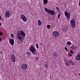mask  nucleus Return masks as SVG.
Listing matches in <instances>:
<instances>
[{
	"mask_svg": "<svg viewBox=\"0 0 80 80\" xmlns=\"http://www.w3.org/2000/svg\"><path fill=\"white\" fill-rule=\"evenodd\" d=\"M5 16L6 17H10V11H7L6 12Z\"/></svg>",
	"mask_w": 80,
	"mask_h": 80,
	"instance_id": "0eeeda50",
	"label": "nucleus"
},
{
	"mask_svg": "<svg viewBox=\"0 0 80 80\" xmlns=\"http://www.w3.org/2000/svg\"><path fill=\"white\" fill-rule=\"evenodd\" d=\"M11 37H12V38H13V37H14L13 34H11Z\"/></svg>",
	"mask_w": 80,
	"mask_h": 80,
	"instance_id": "bb28decb",
	"label": "nucleus"
},
{
	"mask_svg": "<svg viewBox=\"0 0 80 80\" xmlns=\"http://www.w3.org/2000/svg\"><path fill=\"white\" fill-rule=\"evenodd\" d=\"M60 14L61 15V12H60V13L59 12L58 13V18H60Z\"/></svg>",
	"mask_w": 80,
	"mask_h": 80,
	"instance_id": "4be33fe9",
	"label": "nucleus"
},
{
	"mask_svg": "<svg viewBox=\"0 0 80 80\" xmlns=\"http://www.w3.org/2000/svg\"><path fill=\"white\" fill-rule=\"evenodd\" d=\"M52 33L55 37H58L59 35V33L57 31H54L52 32Z\"/></svg>",
	"mask_w": 80,
	"mask_h": 80,
	"instance_id": "6e6552de",
	"label": "nucleus"
},
{
	"mask_svg": "<svg viewBox=\"0 0 80 80\" xmlns=\"http://www.w3.org/2000/svg\"><path fill=\"white\" fill-rule=\"evenodd\" d=\"M64 49L66 50V51H68V49H67V48L66 47H65Z\"/></svg>",
	"mask_w": 80,
	"mask_h": 80,
	"instance_id": "c85d7f7f",
	"label": "nucleus"
},
{
	"mask_svg": "<svg viewBox=\"0 0 80 80\" xmlns=\"http://www.w3.org/2000/svg\"><path fill=\"white\" fill-rule=\"evenodd\" d=\"M70 53H72V54H73V51H70Z\"/></svg>",
	"mask_w": 80,
	"mask_h": 80,
	"instance_id": "2f4dec72",
	"label": "nucleus"
},
{
	"mask_svg": "<svg viewBox=\"0 0 80 80\" xmlns=\"http://www.w3.org/2000/svg\"><path fill=\"white\" fill-rule=\"evenodd\" d=\"M69 62L70 63V64L72 65H75L74 63H73V62L72 61V60H69Z\"/></svg>",
	"mask_w": 80,
	"mask_h": 80,
	"instance_id": "2eb2a0df",
	"label": "nucleus"
},
{
	"mask_svg": "<svg viewBox=\"0 0 80 80\" xmlns=\"http://www.w3.org/2000/svg\"><path fill=\"white\" fill-rule=\"evenodd\" d=\"M11 58L13 62L15 63V59H16V58L15 57V55L14 54L12 55L11 56Z\"/></svg>",
	"mask_w": 80,
	"mask_h": 80,
	"instance_id": "1a4fd4ad",
	"label": "nucleus"
},
{
	"mask_svg": "<svg viewBox=\"0 0 80 80\" xmlns=\"http://www.w3.org/2000/svg\"><path fill=\"white\" fill-rule=\"evenodd\" d=\"M75 49L74 50V51H75Z\"/></svg>",
	"mask_w": 80,
	"mask_h": 80,
	"instance_id": "a19ab883",
	"label": "nucleus"
},
{
	"mask_svg": "<svg viewBox=\"0 0 80 80\" xmlns=\"http://www.w3.org/2000/svg\"><path fill=\"white\" fill-rule=\"evenodd\" d=\"M17 38H18V40H19L21 42H23V38L25 37V33L23 31H21V32L18 31L17 33Z\"/></svg>",
	"mask_w": 80,
	"mask_h": 80,
	"instance_id": "f257e3e1",
	"label": "nucleus"
},
{
	"mask_svg": "<svg viewBox=\"0 0 80 80\" xmlns=\"http://www.w3.org/2000/svg\"><path fill=\"white\" fill-rule=\"evenodd\" d=\"M48 28H50L51 27V26L50 25H48L47 26Z\"/></svg>",
	"mask_w": 80,
	"mask_h": 80,
	"instance_id": "412c9836",
	"label": "nucleus"
},
{
	"mask_svg": "<svg viewBox=\"0 0 80 80\" xmlns=\"http://www.w3.org/2000/svg\"><path fill=\"white\" fill-rule=\"evenodd\" d=\"M22 68L23 69H26L27 68V65L26 64H23L22 65Z\"/></svg>",
	"mask_w": 80,
	"mask_h": 80,
	"instance_id": "9b49d317",
	"label": "nucleus"
},
{
	"mask_svg": "<svg viewBox=\"0 0 80 80\" xmlns=\"http://www.w3.org/2000/svg\"><path fill=\"white\" fill-rule=\"evenodd\" d=\"M79 4H80V0H79Z\"/></svg>",
	"mask_w": 80,
	"mask_h": 80,
	"instance_id": "4c0bfd02",
	"label": "nucleus"
},
{
	"mask_svg": "<svg viewBox=\"0 0 80 80\" xmlns=\"http://www.w3.org/2000/svg\"><path fill=\"white\" fill-rule=\"evenodd\" d=\"M29 50L33 55H36L37 53V52L36 50L35 51V48L33 46L29 48Z\"/></svg>",
	"mask_w": 80,
	"mask_h": 80,
	"instance_id": "7ed1b4c3",
	"label": "nucleus"
},
{
	"mask_svg": "<svg viewBox=\"0 0 80 80\" xmlns=\"http://www.w3.org/2000/svg\"><path fill=\"white\" fill-rule=\"evenodd\" d=\"M21 19H22L23 21V22H27V18L25 17V16L24 15H22L21 16Z\"/></svg>",
	"mask_w": 80,
	"mask_h": 80,
	"instance_id": "423d86ee",
	"label": "nucleus"
},
{
	"mask_svg": "<svg viewBox=\"0 0 80 80\" xmlns=\"http://www.w3.org/2000/svg\"><path fill=\"white\" fill-rule=\"evenodd\" d=\"M48 2V0H43L44 5H47Z\"/></svg>",
	"mask_w": 80,
	"mask_h": 80,
	"instance_id": "4468645a",
	"label": "nucleus"
},
{
	"mask_svg": "<svg viewBox=\"0 0 80 80\" xmlns=\"http://www.w3.org/2000/svg\"><path fill=\"white\" fill-rule=\"evenodd\" d=\"M2 53H3V52H2V51H1L0 52V53H1V54H2Z\"/></svg>",
	"mask_w": 80,
	"mask_h": 80,
	"instance_id": "f704fd0d",
	"label": "nucleus"
},
{
	"mask_svg": "<svg viewBox=\"0 0 80 80\" xmlns=\"http://www.w3.org/2000/svg\"><path fill=\"white\" fill-rule=\"evenodd\" d=\"M68 55H69V56H70V57H72V54H70V53H69Z\"/></svg>",
	"mask_w": 80,
	"mask_h": 80,
	"instance_id": "a878e982",
	"label": "nucleus"
},
{
	"mask_svg": "<svg viewBox=\"0 0 80 80\" xmlns=\"http://www.w3.org/2000/svg\"><path fill=\"white\" fill-rule=\"evenodd\" d=\"M2 41V38H1L0 37V42H1Z\"/></svg>",
	"mask_w": 80,
	"mask_h": 80,
	"instance_id": "c9c22d12",
	"label": "nucleus"
},
{
	"mask_svg": "<svg viewBox=\"0 0 80 80\" xmlns=\"http://www.w3.org/2000/svg\"><path fill=\"white\" fill-rule=\"evenodd\" d=\"M65 65H66V66L70 67V63H69V62L68 61H67L66 62H65Z\"/></svg>",
	"mask_w": 80,
	"mask_h": 80,
	"instance_id": "ddd939ff",
	"label": "nucleus"
},
{
	"mask_svg": "<svg viewBox=\"0 0 80 80\" xmlns=\"http://www.w3.org/2000/svg\"><path fill=\"white\" fill-rule=\"evenodd\" d=\"M56 8L58 11V12H60V8H59L58 7H56Z\"/></svg>",
	"mask_w": 80,
	"mask_h": 80,
	"instance_id": "aec40b11",
	"label": "nucleus"
},
{
	"mask_svg": "<svg viewBox=\"0 0 80 80\" xmlns=\"http://www.w3.org/2000/svg\"><path fill=\"white\" fill-rule=\"evenodd\" d=\"M9 43L11 45H13L14 44V40L11 38H10L9 40Z\"/></svg>",
	"mask_w": 80,
	"mask_h": 80,
	"instance_id": "9d476101",
	"label": "nucleus"
},
{
	"mask_svg": "<svg viewBox=\"0 0 80 80\" xmlns=\"http://www.w3.org/2000/svg\"><path fill=\"white\" fill-rule=\"evenodd\" d=\"M75 48L73 47L71 49V50H74V48Z\"/></svg>",
	"mask_w": 80,
	"mask_h": 80,
	"instance_id": "473e14b6",
	"label": "nucleus"
},
{
	"mask_svg": "<svg viewBox=\"0 0 80 80\" xmlns=\"http://www.w3.org/2000/svg\"><path fill=\"white\" fill-rule=\"evenodd\" d=\"M78 55H79V56H80V52H78Z\"/></svg>",
	"mask_w": 80,
	"mask_h": 80,
	"instance_id": "72a5a7b5",
	"label": "nucleus"
},
{
	"mask_svg": "<svg viewBox=\"0 0 80 80\" xmlns=\"http://www.w3.org/2000/svg\"><path fill=\"white\" fill-rule=\"evenodd\" d=\"M36 47L37 48H38V45L37 44H36Z\"/></svg>",
	"mask_w": 80,
	"mask_h": 80,
	"instance_id": "cd10ccee",
	"label": "nucleus"
},
{
	"mask_svg": "<svg viewBox=\"0 0 80 80\" xmlns=\"http://www.w3.org/2000/svg\"><path fill=\"white\" fill-rule=\"evenodd\" d=\"M71 27L74 28L75 27V21L74 19H72L70 22Z\"/></svg>",
	"mask_w": 80,
	"mask_h": 80,
	"instance_id": "20e7f679",
	"label": "nucleus"
},
{
	"mask_svg": "<svg viewBox=\"0 0 80 80\" xmlns=\"http://www.w3.org/2000/svg\"><path fill=\"white\" fill-rule=\"evenodd\" d=\"M64 15L66 17H67V18L68 20L69 19H70V14L68 12L65 11L64 12Z\"/></svg>",
	"mask_w": 80,
	"mask_h": 80,
	"instance_id": "39448f33",
	"label": "nucleus"
},
{
	"mask_svg": "<svg viewBox=\"0 0 80 80\" xmlns=\"http://www.w3.org/2000/svg\"><path fill=\"white\" fill-rule=\"evenodd\" d=\"M26 54L28 56H30L31 55V53L29 52H26Z\"/></svg>",
	"mask_w": 80,
	"mask_h": 80,
	"instance_id": "dca6fc26",
	"label": "nucleus"
},
{
	"mask_svg": "<svg viewBox=\"0 0 80 80\" xmlns=\"http://www.w3.org/2000/svg\"><path fill=\"white\" fill-rule=\"evenodd\" d=\"M44 67L45 68H48V65L47 64H45L44 65Z\"/></svg>",
	"mask_w": 80,
	"mask_h": 80,
	"instance_id": "a211bd4d",
	"label": "nucleus"
},
{
	"mask_svg": "<svg viewBox=\"0 0 80 80\" xmlns=\"http://www.w3.org/2000/svg\"><path fill=\"white\" fill-rule=\"evenodd\" d=\"M53 56H57V53L55 52H54L53 53Z\"/></svg>",
	"mask_w": 80,
	"mask_h": 80,
	"instance_id": "5701e85b",
	"label": "nucleus"
},
{
	"mask_svg": "<svg viewBox=\"0 0 80 80\" xmlns=\"http://www.w3.org/2000/svg\"><path fill=\"white\" fill-rule=\"evenodd\" d=\"M62 30H63V32H66V31H67V30L65 28H63L62 29Z\"/></svg>",
	"mask_w": 80,
	"mask_h": 80,
	"instance_id": "393cba45",
	"label": "nucleus"
},
{
	"mask_svg": "<svg viewBox=\"0 0 80 80\" xmlns=\"http://www.w3.org/2000/svg\"><path fill=\"white\" fill-rule=\"evenodd\" d=\"M67 44L68 45H72V43L70 41H68L67 42Z\"/></svg>",
	"mask_w": 80,
	"mask_h": 80,
	"instance_id": "6ab92c4d",
	"label": "nucleus"
},
{
	"mask_svg": "<svg viewBox=\"0 0 80 80\" xmlns=\"http://www.w3.org/2000/svg\"><path fill=\"white\" fill-rule=\"evenodd\" d=\"M38 25H42V22L40 20H38Z\"/></svg>",
	"mask_w": 80,
	"mask_h": 80,
	"instance_id": "f3484780",
	"label": "nucleus"
},
{
	"mask_svg": "<svg viewBox=\"0 0 80 80\" xmlns=\"http://www.w3.org/2000/svg\"><path fill=\"white\" fill-rule=\"evenodd\" d=\"M3 32H2L0 31V35L2 36V35H3Z\"/></svg>",
	"mask_w": 80,
	"mask_h": 80,
	"instance_id": "b1692460",
	"label": "nucleus"
},
{
	"mask_svg": "<svg viewBox=\"0 0 80 80\" xmlns=\"http://www.w3.org/2000/svg\"><path fill=\"white\" fill-rule=\"evenodd\" d=\"M76 59L77 60H80V56L79 55H77L76 56Z\"/></svg>",
	"mask_w": 80,
	"mask_h": 80,
	"instance_id": "f8f14e48",
	"label": "nucleus"
},
{
	"mask_svg": "<svg viewBox=\"0 0 80 80\" xmlns=\"http://www.w3.org/2000/svg\"><path fill=\"white\" fill-rule=\"evenodd\" d=\"M35 59H36V60H38V58H37V57H35Z\"/></svg>",
	"mask_w": 80,
	"mask_h": 80,
	"instance_id": "c756f323",
	"label": "nucleus"
},
{
	"mask_svg": "<svg viewBox=\"0 0 80 80\" xmlns=\"http://www.w3.org/2000/svg\"><path fill=\"white\" fill-rule=\"evenodd\" d=\"M45 12H46L48 14H50L51 15H53L54 14H55V12L54 11L50 10L47 8H45Z\"/></svg>",
	"mask_w": 80,
	"mask_h": 80,
	"instance_id": "f03ea898",
	"label": "nucleus"
},
{
	"mask_svg": "<svg viewBox=\"0 0 80 80\" xmlns=\"http://www.w3.org/2000/svg\"><path fill=\"white\" fill-rule=\"evenodd\" d=\"M74 44H73V45H72L71 47V48H73V47H74Z\"/></svg>",
	"mask_w": 80,
	"mask_h": 80,
	"instance_id": "7c9ffc66",
	"label": "nucleus"
},
{
	"mask_svg": "<svg viewBox=\"0 0 80 80\" xmlns=\"http://www.w3.org/2000/svg\"><path fill=\"white\" fill-rule=\"evenodd\" d=\"M1 25H2V24H1V23H0V26H1Z\"/></svg>",
	"mask_w": 80,
	"mask_h": 80,
	"instance_id": "58836bf2",
	"label": "nucleus"
},
{
	"mask_svg": "<svg viewBox=\"0 0 80 80\" xmlns=\"http://www.w3.org/2000/svg\"><path fill=\"white\" fill-rule=\"evenodd\" d=\"M0 19H1V20H2V17L0 16Z\"/></svg>",
	"mask_w": 80,
	"mask_h": 80,
	"instance_id": "e433bc0d",
	"label": "nucleus"
},
{
	"mask_svg": "<svg viewBox=\"0 0 80 80\" xmlns=\"http://www.w3.org/2000/svg\"><path fill=\"white\" fill-rule=\"evenodd\" d=\"M78 6H80V4H79Z\"/></svg>",
	"mask_w": 80,
	"mask_h": 80,
	"instance_id": "ea45409f",
	"label": "nucleus"
}]
</instances>
